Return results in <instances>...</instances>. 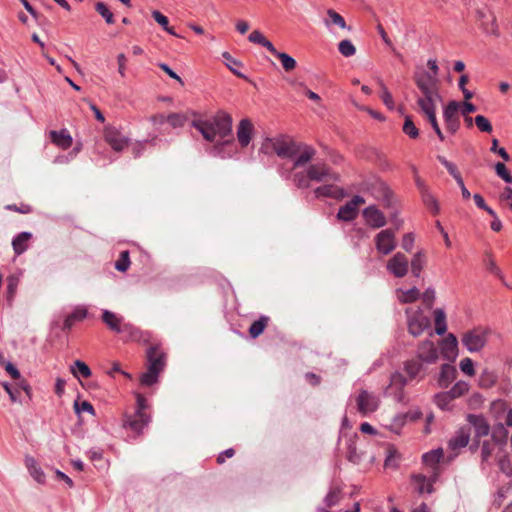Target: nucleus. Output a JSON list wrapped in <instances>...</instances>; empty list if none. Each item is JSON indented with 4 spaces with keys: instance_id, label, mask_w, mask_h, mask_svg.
<instances>
[{
    "instance_id": "1",
    "label": "nucleus",
    "mask_w": 512,
    "mask_h": 512,
    "mask_svg": "<svg viewBox=\"0 0 512 512\" xmlns=\"http://www.w3.org/2000/svg\"><path fill=\"white\" fill-rule=\"evenodd\" d=\"M192 126L197 129L203 138L209 142H215L214 155L225 157L222 154L224 146L234 144L232 134V117L225 112H218L209 119H195Z\"/></svg>"
},
{
    "instance_id": "2",
    "label": "nucleus",
    "mask_w": 512,
    "mask_h": 512,
    "mask_svg": "<svg viewBox=\"0 0 512 512\" xmlns=\"http://www.w3.org/2000/svg\"><path fill=\"white\" fill-rule=\"evenodd\" d=\"M428 70L417 66L413 73V81L419 91L416 94V103L442 100L439 92V66L435 59L427 61Z\"/></svg>"
},
{
    "instance_id": "3",
    "label": "nucleus",
    "mask_w": 512,
    "mask_h": 512,
    "mask_svg": "<svg viewBox=\"0 0 512 512\" xmlns=\"http://www.w3.org/2000/svg\"><path fill=\"white\" fill-rule=\"evenodd\" d=\"M339 175L334 173L326 164L317 163L310 165L305 172L299 171L293 174V183L300 189L310 187V181L336 182Z\"/></svg>"
},
{
    "instance_id": "4",
    "label": "nucleus",
    "mask_w": 512,
    "mask_h": 512,
    "mask_svg": "<svg viewBox=\"0 0 512 512\" xmlns=\"http://www.w3.org/2000/svg\"><path fill=\"white\" fill-rule=\"evenodd\" d=\"M508 431L503 424L494 430L490 440H484L481 445L480 457L482 468L491 466L497 458L496 450H501L507 443Z\"/></svg>"
},
{
    "instance_id": "5",
    "label": "nucleus",
    "mask_w": 512,
    "mask_h": 512,
    "mask_svg": "<svg viewBox=\"0 0 512 512\" xmlns=\"http://www.w3.org/2000/svg\"><path fill=\"white\" fill-rule=\"evenodd\" d=\"M260 151L265 154L276 153L280 158H294L300 151V143H297L286 136L277 138H266Z\"/></svg>"
},
{
    "instance_id": "6",
    "label": "nucleus",
    "mask_w": 512,
    "mask_h": 512,
    "mask_svg": "<svg viewBox=\"0 0 512 512\" xmlns=\"http://www.w3.org/2000/svg\"><path fill=\"white\" fill-rule=\"evenodd\" d=\"M491 333L490 328L477 326L462 334L461 343L470 353H477L485 348Z\"/></svg>"
},
{
    "instance_id": "7",
    "label": "nucleus",
    "mask_w": 512,
    "mask_h": 512,
    "mask_svg": "<svg viewBox=\"0 0 512 512\" xmlns=\"http://www.w3.org/2000/svg\"><path fill=\"white\" fill-rule=\"evenodd\" d=\"M408 332L413 337L420 336L430 325V318L424 314L420 307H410L405 310Z\"/></svg>"
},
{
    "instance_id": "8",
    "label": "nucleus",
    "mask_w": 512,
    "mask_h": 512,
    "mask_svg": "<svg viewBox=\"0 0 512 512\" xmlns=\"http://www.w3.org/2000/svg\"><path fill=\"white\" fill-rule=\"evenodd\" d=\"M359 190L370 194L373 198L387 197L390 193L387 185L376 175H370L359 183Z\"/></svg>"
},
{
    "instance_id": "9",
    "label": "nucleus",
    "mask_w": 512,
    "mask_h": 512,
    "mask_svg": "<svg viewBox=\"0 0 512 512\" xmlns=\"http://www.w3.org/2000/svg\"><path fill=\"white\" fill-rule=\"evenodd\" d=\"M416 357L427 365L435 364L439 359V350L430 339L421 341L416 349Z\"/></svg>"
},
{
    "instance_id": "10",
    "label": "nucleus",
    "mask_w": 512,
    "mask_h": 512,
    "mask_svg": "<svg viewBox=\"0 0 512 512\" xmlns=\"http://www.w3.org/2000/svg\"><path fill=\"white\" fill-rule=\"evenodd\" d=\"M151 421L149 414L133 413L131 415H125L123 418V428L130 430L139 436L143 429L148 426Z\"/></svg>"
},
{
    "instance_id": "11",
    "label": "nucleus",
    "mask_w": 512,
    "mask_h": 512,
    "mask_svg": "<svg viewBox=\"0 0 512 512\" xmlns=\"http://www.w3.org/2000/svg\"><path fill=\"white\" fill-rule=\"evenodd\" d=\"M460 110V103L457 101H450L444 108L443 118L446 124V129L455 134L460 128V119L458 112Z\"/></svg>"
},
{
    "instance_id": "12",
    "label": "nucleus",
    "mask_w": 512,
    "mask_h": 512,
    "mask_svg": "<svg viewBox=\"0 0 512 512\" xmlns=\"http://www.w3.org/2000/svg\"><path fill=\"white\" fill-rule=\"evenodd\" d=\"M376 249L383 255L390 254L396 247L395 232L392 229L380 231L375 237Z\"/></svg>"
},
{
    "instance_id": "13",
    "label": "nucleus",
    "mask_w": 512,
    "mask_h": 512,
    "mask_svg": "<svg viewBox=\"0 0 512 512\" xmlns=\"http://www.w3.org/2000/svg\"><path fill=\"white\" fill-rule=\"evenodd\" d=\"M407 385V379L400 372L391 375L390 384L386 388V394L392 396L397 402L404 399V387Z\"/></svg>"
},
{
    "instance_id": "14",
    "label": "nucleus",
    "mask_w": 512,
    "mask_h": 512,
    "mask_svg": "<svg viewBox=\"0 0 512 512\" xmlns=\"http://www.w3.org/2000/svg\"><path fill=\"white\" fill-rule=\"evenodd\" d=\"M314 195L317 199L329 197L341 201L349 196V191L336 184H324L314 190Z\"/></svg>"
},
{
    "instance_id": "15",
    "label": "nucleus",
    "mask_w": 512,
    "mask_h": 512,
    "mask_svg": "<svg viewBox=\"0 0 512 512\" xmlns=\"http://www.w3.org/2000/svg\"><path fill=\"white\" fill-rule=\"evenodd\" d=\"M386 268L396 278H402L408 272V259L403 253L398 252L388 260Z\"/></svg>"
},
{
    "instance_id": "16",
    "label": "nucleus",
    "mask_w": 512,
    "mask_h": 512,
    "mask_svg": "<svg viewBox=\"0 0 512 512\" xmlns=\"http://www.w3.org/2000/svg\"><path fill=\"white\" fill-rule=\"evenodd\" d=\"M469 425L474 429V438L479 439L490 433V425L481 414H468L466 417Z\"/></svg>"
},
{
    "instance_id": "17",
    "label": "nucleus",
    "mask_w": 512,
    "mask_h": 512,
    "mask_svg": "<svg viewBox=\"0 0 512 512\" xmlns=\"http://www.w3.org/2000/svg\"><path fill=\"white\" fill-rule=\"evenodd\" d=\"M471 436L470 427L463 426L460 427L454 435L448 441V448L457 452L459 449L464 448L468 445Z\"/></svg>"
},
{
    "instance_id": "18",
    "label": "nucleus",
    "mask_w": 512,
    "mask_h": 512,
    "mask_svg": "<svg viewBox=\"0 0 512 512\" xmlns=\"http://www.w3.org/2000/svg\"><path fill=\"white\" fill-rule=\"evenodd\" d=\"M440 354L446 360H455L458 354V340L454 334L449 333L444 339L441 340L439 355Z\"/></svg>"
},
{
    "instance_id": "19",
    "label": "nucleus",
    "mask_w": 512,
    "mask_h": 512,
    "mask_svg": "<svg viewBox=\"0 0 512 512\" xmlns=\"http://www.w3.org/2000/svg\"><path fill=\"white\" fill-rule=\"evenodd\" d=\"M362 215L365 223L372 228H380L386 224L384 214L374 205L366 207Z\"/></svg>"
},
{
    "instance_id": "20",
    "label": "nucleus",
    "mask_w": 512,
    "mask_h": 512,
    "mask_svg": "<svg viewBox=\"0 0 512 512\" xmlns=\"http://www.w3.org/2000/svg\"><path fill=\"white\" fill-rule=\"evenodd\" d=\"M105 140L116 152H120L126 148L129 142V139L115 128L106 129Z\"/></svg>"
},
{
    "instance_id": "21",
    "label": "nucleus",
    "mask_w": 512,
    "mask_h": 512,
    "mask_svg": "<svg viewBox=\"0 0 512 512\" xmlns=\"http://www.w3.org/2000/svg\"><path fill=\"white\" fill-rule=\"evenodd\" d=\"M358 410L363 414L374 412L379 405L378 398L367 391H362L357 398Z\"/></svg>"
},
{
    "instance_id": "22",
    "label": "nucleus",
    "mask_w": 512,
    "mask_h": 512,
    "mask_svg": "<svg viewBox=\"0 0 512 512\" xmlns=\"http://www.w3.org/2000/svg\"><path fill=\"white\" fill-rule=\"evenodd\" d=\"M323 23L330 32H333L334 27H338L343 30L350 29V27L347 26L345 19L334 9H328L326 11V15L323 18Z\"/></svg>"
},
{
    "instance_id": "23",
    "label": "nucleus",
    "mask_w": 512,
    "mask_h": 512,
    "mask_svg": "<svg viewBox=\"0 0 512 512\" xmlns=\"http://www.w3.org/2000/svg\"><path fill=\"white\" fill-rule=\"evenodd\" d=\"M253 124L249 119H242L237 127V139L242 147L249 145L253 132Z\"/></svg>"
},
{
    "instance_id": "24",
    "label": "nucleus",
    "mask_w": 512,
    "mask_h": 512,
    "mask_svg": "<svg viewBox=\"0 0 512 512\" xmlns=\"http://www.w3.org/2000/svg\"><path fill=\"white\" fill-rule=\"evenodd\" d=\"M148 367L161 372L165 366V354L157 347H150L147 351Z\"/></svg>"
},
{
    "instance_id": "25",
    "label": "nucleus",
    "mask_w": 512,
    "mask_h": 512,
    "mask_svg": "<svg viewBox=\"0 0 512 512\" xmlns=\"http://www.w3.org/2000/svg\"><path fill=\"white\" fill-rule=\"evenodd\" d=\"M424 365L425 363L416 357L405 362L404 370L410 379L423 378L425 375Z\"/></svg>"
},
{
    "instance_id": "26",
    "label": "nucleus",
    "mask_w": 512,
    "mask_h": 512,
    "mask_svg": "<svg viewBox=\"0 0 512 512\" xmlns=\"http://www.w3.org/2000/svg\"><path fill=\"white\" fill-rule=\"evenodd\" d=\"M25 466L31 475V477L39 484H44L46 480V476L42 468L39 466L37 461L32 456H25Z\"/></svg>"
},
{
    "instance_id": "27",
    "label": "nucleus",
    "mask_w": 512,
    "mask_h": 512,
    "mask_svg": "<svg viewBox=\"0 0 512 512\" xmlns=\"http://www.w3.org/2000/svg\"><path fill=\"white\" fill-rule=\"evenodd\" d=\"M457 377V370L450 364H443L437 379L438 385L441 388H447Z\"/></svg>"
},
{
    "instance_id": "28",
    "label": "nucleus",
    "mask_w": 512,
    "mask_h": 512,
    "mask_svg": "<svg viewBox=\"0 0 512 512\" xmlns=\"http://www.w3.org/2000/svg\"><path fill=\"white\" fill-rule=\"evenodd\" d=\"M315 154L316 151L313 147L300 143V151L294 157L293 168L304 166L314 158Z\"/></svg>"
},
{
    "instance_id": "29",
    "label": "nucleus",
    "mask_w": 512,
    "mask_h": 512,
    "mask_svg": "<svg viewBox=\"0 0 512 512\" xmlns=\"http://www.w3.org/2000/svg\"><path fill=\"white\" fill-rule=\"evenodd\" d=\"M477 14L480 19H483L482 27L485 33L493 35L495 37H499L500 32L496 21V17L492 13L486 15L483 11H477Z\"/></svg>"
},
{
    "instance_id": "30",
    "label": "nucleus",
    "mask_w": 512,
    "mask_h": 512,
    "mask_svg": "<svg viewBox=\"0 0 512 512\" xmlns=\"http://www.w3.org/2000/svg\"><path fill=\"white\" fill-rule=\"evenodd\" d=\"M442 100L426 101L422 103H416L419 112H421L429 121L430 124L437 122L436 109L437 104Z\"/></svg>"
},
{
    "instance_id": "31",
    "label": "nucleus",
    "mask_w": 512,
    "mask_h": 512,
    "mask_svg": "<svg viewBox=\"0 0 512 512\" xmlns=\"http://www.w3.org/2000/svg\"><path fill=\"white\" fill-rule=\"evenodd\" d=\"M32 238L30 232H21L17 234L12 240V247L16 255L23 254L28 249V243Z\"/></svg>"
},
{
    "instance_id": "32",
    "label": "nucleus",
    "mask_w": 512,
    "mask_h": 512,
    "mask_svg": "<svg viewBox=\"0 0 512 512\" xmlns=\"http://www.w3.org/2000/svg\"><path fill=\"white\" fill-rule=\"evenodd\" d=\"M52 142L62 149H67L72 145V137L66 129L60 131H51Z\"/></svg>"
},
{
    "instance_id": "33",
    "label": "nucleus",
    "mask_w": 512,
    "mask_h": 512,
    "mask_svg": "<svg viewBox=\"0 0 512 512\" xmlns=\"http://www.w3.org/2000/svg\"><path fill=\"white\" fill-rule=\"evenodd\" d=\"M116 333L121 334L126 341L138 340L140 338V330L133 324L125 321L122 322Z\"/></svg>"
},
{
    "instance_id": "34",
    "label": "nucleus",
    "mask_w": 512,
    "mask_h": 512,
    "mask_svg": "<svg viewBox=\"0 0 512 512\" xmlns=\"http://www.w3.org/2000/svg\"><path fill=\"white\" fill-rule=\"evenodd\" d=\"M102 320L110 330L116 333L119 326H121L122 322L124 321V318L109 310H103Z\"/></svg>"
},
{
    "instance_id": "35",
    "label": "nucleus",
    "mask_w": 512,
    "mask_h": 512,
    "mask_svg": "<svg viewBox=\"0 0 512 512\" xmlns=\"http://www.w3.org/2000/svg\"><path fill=\"white\" fill-rule=\"evenodd\" d=\"M498 376L495 371L483 369L479 375L478 385L481 388L488 389L493 387L497 382Z\"/></svg>"
},
{
    "instance_id": "36",
    "label": "nucleus",
    "mask_w": 512,
    "mask_h": 512,
    "mask_svg": "<svg viewBox=\"0 0 512 512\" xmlns=\"http://www.w3.org/2000/svg\"><path fill=\"white\" fill-rule=\"evenodd\" d=\"M435 322V333L442 336L447 331L446 313L442 308H437L433 312Z\"/></svg>"
},
{
    "instance_id": "37",
    "label": "nucleus",
    "mask_w": 512,
    "mask_h": 512,
    "mask_svg": "<svg viewBox=\"0 0 512 512\" xmlns=\"http://www.w3.org/2000/svg\"><path fill=\"white\" fill-rule=\"evenodd\" d=\"M413 482L416 486V489L419 493H432L433 492V484L430 479H427L426 476L421 474L414 475L412 477Z\"/></svg>"
},
{
    "instance_id": "38",
    "label": "nucleus",
    "mask_w": 512,
    "mask_h": 512,
    "mask_svg": "<svg viewBox=\"0 0 512 512\" xmlns=\"http://www.w3.org/2000/svg\"><path fill=\"white\" fill-rule=\"evenodd\" d=\"M426 264V256L424 252L418 251L412 258L411 271L415 277H419L422 269Z\"/></svg>"
},
{
    "instance_id": "39",
    "label": "nucleus",
    "mask_w": 512,
    "mask_h": 512,
    "mask_svg": "<svg viewBox=\"0 0 512 512\" xmlns=\"http://www.w3.org/2000/svg\"><path fill=\"white\" fill-rule=\"evenodd\" d=\"M340 500V490L338 487H332L329 493L326 495L324 499L325 507H320V512H326V510L334 505H336Z\"/></svg>"
},
{
    "instance_id": "40",
    "label": "nucleus",
    "mask_w": 512,
    "mask_h": 512,
    "mask_svg": "<svg viewBox=\"0 0 512 512\" xmlns=\"http://www.w3.org/2000/svg\"><path fill=\"white\" fill-rule=\"evenodd\" d=\"M442 457L443 450L439 448L423 454L422 460L425 465L434 467L440 462Z\"/></svg>"
},
{
    "instance_id": "41",
    "label": "nucleus",
    "mask_w": 512,
    "mask_h": 512,
    "mask_svg": "<svg viewBox=\"0 0 512 512\" xmlns=\"http://www.w3.org/2000/svg\"><path fill=\"white\" fill-rule=\"evenodd\" d=\"M453 400L454 399L448 391L440 392L434 397L435 404L442 410H449Z\"/></svg>"
},
{
    "instance_id": "42",
    "label": "nucleus",
    "mask_w": 512,
    "mask_h": 512,
    "mask_svg": "<svg viewBox=\"0 0 512 512\" xmlns=\"http://www.w3.org/2000/svg\"><path fill=\"white\" fill-rule=\"evenodd\" d=\"M268 320V317L261 316L258 320L254 321L249 328L250 336L252 338H257L260 334H262L268 323Z\"/></svg>"
},
{
    "instance_id": "43",
    "label": "nucleus",
    "mask_w": 512,
    "mask_h": 512,
    "mask_svg": "<svg viewBox=\"0 0 512 512\" xmlns=\"http://www.w3.org/2000/svg\"><path fill=\"white\" fill-rule=\"evenodd\" d=\"M71 372L75 377H78L80 374L83 378H89L92 375L89 366L81 360H76L74 362V365L71 366Z\"/></svg>"
},
{
    "instance_id": "44",
    "label": "nucleus",
    "mask_w": 512,
    "mask_h": 512,
    "mask_svg": "<svg viewBox=\"0 0 512 512\" xmlns=\"http://www.w3.org/2000/svg\"><path fill=\"white\" fill-rule=\"evenodd\" d=\"M469 391V384L466 381H457L448 392L453 399L465 395Z\"/></svg>"
},
{
    "instance_id": "45",
    "label": "nucleus",
    "mask_w": 512,
    "mask_h": 512,
    "mask_svg": "<svg viewBox=\"0 0 512 512\" xmlns=\"http://www.w3.org/2000/svg\"><path fill=\"white\" fill-rule=\"evenodd\" d=\"M423 203L432 211L433 214H438L440 211L437 199L430 193L425 191L421 194Z\"/></svg>"
},
{
    "instance_id": "46",
    "label": "nucleus",
    "mask_w": 512,
    "mask_h": 512,
    "mask_svg": "<svg viewBox=\"0 0 512 512\" xmlns=\"http://www.w3.org/2000/svg\"><path fill=\"white\" fill-rule=\"evenodd\" d=\"M276 57L280 60L281 65L286 72H290L296 68V60L289 54L280 52Z\"/></svg>"
},
{
    "instance_id": "47",
    "label": "nucleus",
    "mask_w": 512,
    "mask_h": 512,
    "mask_svg": "<svg viewBox=\"0 0 512 512\" xmlns=\"http://www.w3.org/2000/svg\"><path fill=\"white\" fill-rule=\"evenodd\" d=\"M336 218L339 221H352V199L339 208Z\"/></svg>"
},
{
    "instance_id": "48",
    "label": "nucleus",
    "mask_w": 512,
    "mask_h": 512,
    "mask_svg": "<svg viewBox=\"0 0 512 512\" xmlns=\"http://www.w3.org/2000/svg\"><path fill=\"white\" fill-rule=\"evenodd\" d=\"M420 296V292L417 288L413 287L406 291H401L398 299L402 303H412L416 301Z\"/></svg>"
},
{
    "instance_id": "49",
    "label": "nucleus",
    "mask_w": 512,
    "mask_h": 512,
    "mask_svg": "<svg viewBox=\"0 0 512 512\" xmlns=\"http://www.w3.org/2000/svg\"><path fill=\"white\" fill-rule=\"evenodd\" d=\"M159 371L152 370V368L148 367L147 371L142 374L140 381L144 386H151L158 381Z\"/></svg>"
},
{
    "instance_id": "50",
    "label": "nucleus",
    "mask_w": 512,
    "mask_h": 512,
    "mask_svg": "<svg viewBox=\"0 0 512 512\" xmlns=\"http://www.w3.org/2000/svg\"><path fill=\"white\" fill-rule=\"evenodd\" d=\"M438 160L448 170V172L456 180V182H460V180L462 179V176H461L460 172L458 171L456 165L454 163L448 161L443 156H438Z\"/></svg>"
},
{
    "instance_id": "51",
    "label": "nucleus",
    "mask_w": 512,
    "mask_h": 512,
    "mask_svg": "<svg viewBox=\"0 0 512 512\" xmlns=\"http://www.w3.org/2000/svg\"><path fill=\"white\" fill-rule=\"evenodd\" d=\"M95 10L104 18L107 24L114 23V15L105 3L97 2L95 4Z\"/></svg>"
},
{
    "instance_id": "52",
    "label": "nucleus",
    "mask_w": 512,
    "mask_h": 512,
    "mask_svg": "<svg viewBox=\"0 0 512 512\" xmlns=\"http://www.w3.org/2000/svg\"><path fill=\"white\" fill-rule=\"evenodd\" d=\"M403 132L408 135L410 138L415 139L419 136V130L415 126L414 122L412 121L411 117L407 116L405 118L404 124H403Z\"/></svg>"
},
{
    "instance_id": "53",
    "label": "nucleus",
    "mask_w": 512,
    "mask_h": 512,
    "mask_svg": "<svg viewBox=\"0 0 512 512\" xmlns=\"http://www.w3.org/2000/svg\"><path fill=\"white\" fill-rule=\"evenodd\" d=\"M130 266V258L128 251H122L119 259L115 263V269L120 272H125Z\"/></svg>"
},
{
    "instance_id": "54",
    "label": "nucleus",
    "mask_w": 512,
    "mask_h": 512,
    "mask_svg": "<svg viewBox=\"0 0 512 512\" xmlns=\"http://www.w3.org/2000/svg\"><path fill=\"white\" fill-rule=\"evenodd\" d=\"M19 281H20V279L16 275H10L7 278V298H8V300L13 299V297L15 296L17 287L19 285Z\"/></svg>"
},
{
    "instance_id": "55",
    "label": "nucleus",
    "mask_w": 512,
    "mask_h": 512,
    "mask_svg": "<svg viewBox=\"0 0 512 512\" xmlns=\"http://www.w3.org/2000/svg\"><path fill=\"white\" fill-rule=\"evenodd\" d=\"M379 84L381 87L380 97H381L383 103L385 104V106L388 109L393 110L394 109V100H393L391 93L389 92L388 88L384 85V83L382 81H380Z\"/></svg>"
},
{
    "instance_id": "56",
    "label": "nucleus",
    "mask_w": 512,
    "mask_h": 512,
    "mask_svg": "<svg viewBox=\"0 0 512 512\" xmlns=\"http://www.w3.org/2000/svg\"><path fill=\"white\" fill-rule=\"evenodd\" d=\"M475 124L481 132L491 133L493 128L490 121L483 115H477L474 118Z\"/></svg>"
},
{
    "instance_id": "57",
    "label": "nucleus",
    "mask_w": 512,
    "mask_h": 512,
    "mask_svg": "<svg viewBox=\"0 0 512 512\" xmlns=\"http://www.w3.org/2000/svg\"><path fill=\"white\" fill-rule=\"evenodd\" d=\"M222 56L226 60V66L229 68V70L236 76L243 78L244 75L235 69V66H239L240 62L234 59L228 52H224Z\"/></svg>"
},
{
    "instance_id": "58",
    "label": "nucleus",
    "mask_w": 512,
    "mask_h": 512,
    "mask_svg": "<svg viewBox=\"0 0 512 512\" xmlns=\"http://www.w3.org/2000/svg\"><path fill=\"white\" fill-rule=\"evenodd\" d=\"M495 172L498 177L503 179L506 183H512V175L507 170V167L504 163L498 162L495 164Z\"/></svg>"
},
{
    "instance_id": "59",
    "label": "nucleus",
    "mask_w": 512,
    "mask_h": 512,
    "mask_svg": "<svg viewBox=\"0 0 512 512\" xmlns=\"http://www.w3.org/2000/svg\"><path fill=\"white\" fill-rule=\"evenodd\" d=\"M459 367L464 374L470 377L475 375L474 362L471 358H463L459 363Z\"/></svg>"
},
{
    "instance_id": "60",
    "label": "nucleus",
    "mask_w": 512,
    "mask_h": 512,
    "mask_svg": "<svg viewBox=\"0 0 512 512\" xmlns=\"http://www.w3.org/2000/svg\"><path fill=\"white\" fill-rule=\"evenodd\" d=\"M186 121V116L180 113H171L167 116V122L173 127H182Z\"/></svg>"
},
{
    "instance_id": "61",
    "label": "nucleus",
    "mask_w": 512,
    "mask_h": 512,
    "mask_svg": "<svg viewBox=\"0 0 512 512\" xmlns=\"http://www.w3.org/2000/svg\"><path fill=\"white\" fill-rule=\"evenodd\" d=\"M399 454L397 453L396 450L394 449H389V453L385 459V463H384V466L386 468H393L395 469L397 466H398V461H399Z\"/></svg>"
},
{
    "instance_id": "62",
    "label": "nucleus",
    "mask_w": 512,
    "mask_h": 512,
    "mask_svg": "<svg viewBox=\"0 0 512 512\" xmlns=\"http://www.w3.org/2000/svg\"><path fill=\"white\" fill-rule=\"evenodd\" d=\"M74 409H75V412L77 414H80L82 412H87V413H90L92 415L95 414V410H94V407L92 406V404L88 401H82L81 403L79 402H75L74 403Z\"/></svg>"
},
{
    "instance_id": "63",
    "label": "nucleus",
    "mask_w": 512,
    "mask_h": 512,
    "mask_svg": "<svg viewBox=\"0 0 512 512\" xmlns=\"http://www.w3.org/2000/svg\"><path fill=\"white\" fill-rule=\"evenodd\" d=\"M490 150H491V152L497 153L504 161L510 160V156L507 153V151L504 148L498 147V140L495 138L492 140V145H491Z\"/></svg>"
},
{
    "instance_id": "64",
    "label": "nucleus",
    "mask_w": 512,
    "mask_h": 512,
    "mask_svg": "<svg viewBox=\"0 0 512 512\" xmlns=\"http://www.w3.org/2000/svg\"><path fill=\"white\" fill-rule=\"evenodd\" d=\"M339 52L345 56H352V42L348 39L342 40L338 45Z\"/></svg>"
}]
</instances>
